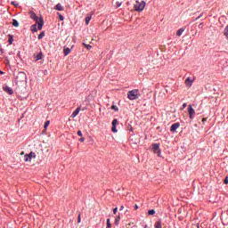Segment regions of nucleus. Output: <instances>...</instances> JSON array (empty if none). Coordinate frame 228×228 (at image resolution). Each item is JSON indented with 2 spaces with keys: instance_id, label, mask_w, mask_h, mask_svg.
<instances>
[{
  "instance_id": "c85d7f7f",
  "label": "nucleus",
  "mask_w": 228,
  "mask_h": 228,
  "mask_svg": "<svg viewBox=\"0 0 228 228\" xmlns=\"http://www.w3.org/2000/svg\"><path fill=\"white\" fill-rule=\"evenodd\" d=\"M107 228H111V223L110 219H107Z\"/></svg>"
},
{
  "instance_id": "58836bf2",
  "label": "nucleus",
  "mask_w": 228,
  "mask_h": 228,
  "mask_svg": "<svg viewBox=\"0 0 228 228\" xmlns=\"http://www.w3.org/2000/svg\"><path fill=\"white\" fill-rule=\"evenodd\" d=\"M124 210V206H121L119 208V211H123Z\"/></svg>"
},
{
  "instance_id": "f8f14e48",
  "label": "nucleus",
  "mask_w": 228,
  "mask_h": 228,
  "mask_svg": "<svg viewBox=\"0 0 228 228\" xmlns=\"http://www.w3.org/2000/svg\"><path fill=\"white\" fill-rule=\"evenodd\" d=\"M63 53H64V56H69V54H70V48L69 47L64 48Z\"/></svg>"
},
{
  "instance_id": "a211bd4d",
  "label": "nucleus",
  "mask_w": 228,
  "mask_h": 228,
  "mask_svg": "<svg viewBox=\"0 0 228 228\" xmlns=\"http://www.w3.org/2000/svg\"><path fill=\"white\" fill-rule=\"evenodd\" d=\"M42 58H44V55L42 54V53H38V54L36 56L37 61H38V60H42Z\"/></svg>"
},
{
  "instance_id": "9b49d317",
  "label": "nucleus",
  "mask_w": 228,
  "mask_h": 228,
  "mask_svg": "<svg viewBox=\"0 0 228 228\" xmlns=\"http://www.w3.org/2000/svg\"><path fill=\"white\" fill-rule=\"evenodd\" d=\"M30 30L32 31V33H37V31H38V25L37 26V24H34L30 27Z\"/></svg>"
},
{
  "instance_id": "4be33fe9",
  "label": "nucleus",
  "mask_w": 228,
  "mask_h": 228,
  "mask_svg": "<svg viewBox=\"0 0 228 228\" xmlns=\"http://www.w3.org/2000/svg\"><path fill=\"white\" fill-rule=\"evenodd\" d=\"M156 214V210L155 209H151L148 211V215L152 216Z\"/></svg>"
},
{
  "instance_id": "7ed1b4c3",
  "label": "nucleus",
  "mask_w": 228,
  "mask_h": 228,
  "mask_svg": "<svg viewBox=\"0 0 228 228\" xmlns=\"http://www.w3.org/2000/svg\"><path fill=\"white\" fill-rule=\"evenodd\" d=\"M145 1H136L134 4V8L135 12H143L145 9Z\"/></svg>"
},
{
  "instance_id": "a878e982",
  "label": "nucleus",
  "mask_w": 228,
  "mask_h": 228,
  "mask_svg": "<svg viewBox=\"0 0 228 228\" xmlns=\"http://www.w3.org/2000/svg\"><path fill=\"white\" fill-rule=\"evenodd\" d=\"M118 222H120V216H118L115 219V224H116V225H118Z\"/></svg>"
},
{
  "instance_id": "dca6fc26",
  "label": "nucleus",
  "mask_w": 228,
  "mask_h": 228,
  "mask_svg": "<svg viewBox=\"0 0 228 228\" xmlns=\"http://www.w3.org/2000/svg\"><path fill=\"white\" fill-rule=\"evenodd\" d=\"M24 161H26V162H28V161L31 162V157H29L28 154L25 155V156H24Z\"/></svg>"
},
{
  "instance_id": "7c9ffc66",
  "label": "nucleus",
  "mask_w": 228,
  "mask_h": 228,
  "mask_svg": "<svg viewBox=\"0 0 228 228\" xmlns=\"http://www.w3.org/2000/svg\"><path fill=\"white\" fill-rule=\"evenodd\" d=\"M85 47H86V49H92V45H86V44H84Z\"/></svg>"
},
{
  "instance_id": "412c9836",
  "label": "nucleus",
  "mask_w": 228,
  "mask_h": 228,
  "mask_svg": "<svg viewBox=\"0 0 228 228\" xmlns=\"http://www.w3.org/2000/svg\"><path fill=\"white\" fill-rule=\"evenodd\" d=\"M224 37H226V38L228 39V25L225 27L224 28Z\"/></svg>"
},
{
  "instance_id": "a19ab883",
  "label": "nucleus",
  "mask_w": 228,
  "mask_h": 228,
  "mask_svg": "<svg viewBox=\"0 0 228 228\" xmlns=\"http://www.w3.org/2000/svg\"><path fill=\"white\" fill-rule=\"evenodd\" d=\"M200 17H202V14H200L198 18H196V20H199V19H200Z\"/></svg>"
},
{
  "instance_id": "e433bc0d",
  "label": "nucleus",
  "mask_w": 228,
  "mask_h": 228,
  "mask_svg": "<svg viewBox=\"0 0 228 228\" xmlns=\"http://www.w3.org/2000/svg\"><path fill=\"white\" fill-rule=\"evenodd\" d=\"M224 184H228V178L227 177L224 179Z\"/></svg>"
},
{
  "instance_id": "393cba45",
  "label": "nucleus",
  "mask_w": 228,
  "mask_h": 228,
  "mask_svg": "<svg viewBox=\"0 0 228 228\" xmlns=\"http://www.w3.org/2000/svg\"><path fill=\"white\" fill-rule=\"evenodd\" d=\"M49 124H51V121L47 120L45 123V129H47V127H49Z\"/></svg>"
},
{
  "instance_id": "423d86ee",
  "label": "nucleus",
  "mask_w": 228,
  "mask_h": 228,
  "mask_svg": "<svg viewBox=\"0 0 228 228\" xmlns=\"http://www.w3.org/2000/svg\"><path fill=\"white\" fill-rule=\"evenodd\" d=\"M3 90H4V92H6V94H9V95H13V89H12L8 86H4Z\"/></svg>"
},
{
  "instance_id": "f03ea898",
  "label": "nucleus",
  "mask_w": 228,
  "mask_h": 228,
  "mask_svg": "<svg viewBox=\"0 0 228 228\" xmlns=\"http://www.w3.org/2000/svg\"><path fill=\"white\" fill-rule=\"evenodd\" d=\"M138 97H140V93H139L138 89H134V90L129 91L127 93V98L130 101H136V99H138Z\"/></svg>"
},
{
  "instance_id": "f257e3e1",
  "label": "nucleus",
  "mask_w": 228,
  "mask_h": 228,
  "mask_svg": "<svg viewBox=\"0 0 228 228\" xmlns=\"http://www.w3.org/2000/svg\"><path fill=\"white\" fill-rule=\"evenodd\" d=\"M29 15H30V19H32L33 20H35L38 24L37 29L39 31L42 30V28H44V18H42V17L39 18L33 12H30Z\"/></svg>"
},
{
  "instance_id": "0eeeda50",
  "label": "nucleus",
  "mask_w": 228,
  "mask_h": 228,
  "mask_svg": "<svg viewBox=\"0 0 228 228\" xmlns=\"http://www.w3.org/2000/svg\"><path fill=\"white\" fill-rule=\"evenodd\" d=\"M193 85V80H191V77H187L185 79V86H187V88H191V86Z\"/></svg>"
},
{
  "instance_id": "37998d69",
  "label": "nucleus",
  "mask_w": 228,
  "mask_h": 228,
  "mask_svg": "<svg viewBox=\"0 0 228 228\" xmlns=\"http://www.w3.org/2000/svg\"><path fill=\"white\" fill-rule=\"evenodd\" d=\"M206 120H208L206 118H202V122H206Z\"/></svg>"
},
{
  "instance_id": "79ce46f5",
  "label": "nucleus",
  "mask_w": 228,
  "mask_h": 228,
  "mask_svg": "<svg viewBox=\"0 0 228 228\" xmlns=\"http://www.w3.org/2000/svg\"><path fill=\"white\" fill-rule=\"evenodd\" d=\"M4 51L2 48H0V54H3Z\"/></svg>"
},
{
  "instance_id": "c756f323",
  "label": "nucleus",
  "mask_w": 228,
  "mask_h": 228,
  "mask_svg": "<svg viewBox=\"0 0 228 228\" xmlns=\"http://www.w3.org/2000/svg\"><path fill=\"white\" fill-rule=\"evenodd\" d=\"M111 131L112 133H117V126H112Z\"/></svg>"
},
{
  "instance_id": "c9c22d12",
  "label": "nucleus",
  "mask_w": 228,
  "mask_h": 228,
  "mask_svg": "<svg viewBox=\"0 0 228 228\" xmlns=\"http://www.w3.org/2000/svg\"><path fill=\"white\" fill-rule=\"evenodd\" d=\"M11 4H13L14 6H19V4H15V2H12Z\"/></svg>"
},
{
  "instance_id": "2eb2a0df",
  "label": "nucleus",
  "mask_w": 228,
  "mask_h": 228,
  "mask_svg": "<svg viewBox=\"0 0 228 228\" xmlns=\"http://www.w3.org/2000/svg\"><path fill=\"white\" fill-rule=\"evenodd\" d=\"M44 37H45V32L42 31V32L38 35L37 38H38V40H42V38H44Z\"/></svg>"
},
{
  "instance_id": "72a5a7b5",
  "label": "nucleus",
  "mask_w": 228,
  "mask_h": 228,
  "mask_svg": "<svg viewBox=\"0 0 228 228\" xmlns=\"http://www.w3.org/2000/svg\"><path fill=\"white\" fill-rule=\"evenodd\" d=\"M77 222H78V224H80V223H81V215H78Z\"/></svg>"
},
{
  "instance_id": "ddd939ff",
  "label": "nucleus",
  "mask_w": 228,
  "mask_h": 228,
  "mask_svg": "<svg viewBox=\"0 0 228 228\" xmlns=\"http://www.w3.org/2000/svg\"><path fill=\"white\" fill-rule=\"evenodd\" d=\"M183 33H184V28L178 29L176 32V37H181V35H183Z\"/></svg>"
},
{
  "instance_id": "4468645a",
  "label": "nucleus",
  "mask_w": 228,
  "mask_h": 228,
  "mask_svg": "<svg viewBox=\"0 0 228 228\" xmlns=\"http://www.w3.org/2000/svg\"><path fill=\"white\" fill-rule=\"evenodd\" d=\"M90 20H92V16L86 17V24L88 26L90 24Z\"/></svg>"
},
{
  "instance_id": "c03bdc74",
  "label": "nucleus",
  "mask_w": 228,
  "mask_h": 228,
  "mask_svg": "<svg viewBox=\"0 0 228 228\" xmlns=\"http://www.w3.org/2000/svg\"><path fill=\"white\" fill-rule=\"evenodd\" d=\"M134 209H138V205H134Z\"/></svg>"
},
{
  "instance_id": "a18cd8bd",
  "label": "nucleus",
  "mask_w": 228,
  "mask_h": 228,
  "mask_svg": "<svg viewBox=\"0 0 228 228\" xmlns=\"http://www.w3.org/2000/svg\"><path fill=\"white\" fill-rule=\"evenodd\" d=\"M3 74H4V72H3L2 70H0V75H3Z\"/></svg>"
},
{
  "instance_id": "6ab92c4d",
  "label": "nucleus",
  "mask_w": 228,
  "mask_h": 228,
  "mask_svg": "<svg viewBox=\"0 0 228 228\" xmlns=\"http://www.w3.org/2000/svg\"><path fill=\"white\" fill-rule=\"evenodd\" d=\"M163 226H161V221H157L155 223V228H162Z\"/></svg>"
},
{
  "instance_id": "1a4fd4ad",
  "label": "nucleus",
  "mask_w": 228,
  "mask_h": 228,
  "mask_svg": "<svg viewBox=\"0 0 228 228\" xmlns=\"http://www.w3.org/2000/svg\"><path fill=\"white\" fill-rule=\"evenodd\" d=\"M81 111V108L78 107L77 108L74 112L71 114V118H76V117H77V115H79V112Z\"/></svg>"
},
{
  "instance_id": "49530a36",
  "label": "nucleus",
  "mask_w": 228,
  "mask_h": 228,
  "mask_svg": "<svg viewBox=\"0 0 228 228\" xmlns=\"http://www.w3.org/2000/svg\"><path fill=\"white\" fill-rule=\"evenodd\" d=\"M127 225H131V224H128Z\"/></svg>"
},
{
  "instance_id": "39448f33",
  "label": "nucleus",
  "mask_w": 228,
  "mask_h": 228,
  "mask_svg": "<svg viewBox=\"0 0 228 228\" xmlns=\"http://www.w3.org/2000/svg\"><path fill=\"white\" fill-rule=\"evenodd\" d=\"M188 113H189V118L193 120V117H195V110H193V107L191 105L188 106Z\"/></svg>"
},
{
  "instance_id": "b1692460",
  "label": "nucleus",
  "mask_w": 228,
  "mask_h": 228,
  "mask_svg": "<svg viewBox=\"0 0 228 228\" xmlns=\"http://www.w3.org/2000/svg\"><path fill=\"white\" fill-rule=\"evenodd\" d=\"M111 110H113L114 111H118V107L117 105H112Z\"/></svg>"
},
{
  "instance_id": "6e6552de",
  "label": "nucleus",
  "mask_w": 228,
  "mask_h": 228,
  "mask_svg": "<svg viewBox=\"0 0 228 228\" xmlns=\"http://www.w3.org/2000/svg\"><path fill=\"white\" fill-rule=\"evenodd\" d=\"M181 126V124L179 123H175L171 126L170 131L172 133H175L177 131V129H179V126Z\"/></svg>"
},
{
  "instance_id": "9d476101",
  "label": "nucleus",
  "mask_w": 228,
  "mask_h": 228,
  "mask_svg": "<svg viewBox=\"0 0 228 228\" xmlns=\"http://www.w3.org/2000/svg\"><path fill=\"white\" fill-rule=\"evenodd\" d=\"M54 10H57L58 12H63L64 8L63 5H61V4H57L54 7Z\"/></svg>"
},
{
  "instance_id": "cd10ccee",
  "label": "nucleus",
  "mask_w": 228,
  "mask_h": 228,
  "mask_svg": "<svg viewBox=\"0 0 228 228\" xmlns=\"http://www.w3.org/2000/svg\"><path fill=\"white\" fill-rule=\"evenodd\" d=\"M57 15L59 16L60 20H64L63 15L60 14V12H57Z\"/></svg>"
},
{
  "instance_id": "473e14b6",
  "label": "nucleus",
  "mask_w": 228,
  "mask_h": 228,
  "mask_svg": "<svg viewBox=\"0 0 228 228\" xmlns=\"http://www.w3.org/2000/svg\"><path fill=\"white\" fill-rule=\"evenodd\" d=\"M9 44H13V37L9 38Z\"/></svg>"
},
{
  "instance_id": "f704fd0d",
  "label": "nucleus",
  "mask_w": 228,
  "mask_h": 228,
  "mask_svg": "<svg viewBox=\"0 0 228 228\" xmlns=\"http://www.w3.org/2000/svg\"><path fill=\"white\" fill-rule=\"evenodd\" d=\"M77 134H78L79 136H83V133H81V131L79 130Z\"/></svg>"
},
{
  "instance_id": "bb28decb",
  "label": "nucleus",
  "mask_w": 228,
  "mask_h": 228,
  "mask_svg": "<svg viewBox=\"0 0 228 228\" xmlns=\"http://www.w3.org/2000/svg\"><path fill=\"white\" fill-rule=\"evenodd\" d=\"M122 6V2L116 3V8H120Z\"/></svg>"
},
{
  "instance_id": "aec40b11",
  "label": "nucleus",
  "mask_w": 228,
  "mask_h": 228,
  "mask_svg": "<svg viewBox=\"0 0 228 228\" xmlns=\"http://www.w3.org/2000/svg\"><path fill=\"white\" fill-rule=\"evenodd\" d=\"M30 158V159H36L37 158V154H35V152H30L29 154H28Z\"/></svg>"
},
{
  "instance_id": "20e7f679",
  "label": "nucleus",
  "mask_w": 228,
  "mask_h": 228,
  "mask_svg": "<svg viewBox=\"0 0 228 228\" xmlns=\"http://www.w3.org/2000/svg\"><path fill=\"white\" fill-rule=\"evenodd\" d=\"M152 151H153L154 154H157L159 157L161 156V150L159 149V144L153 143Z\"/></svg>"
},
{
  "instance_id": "f3484780",
  "label": "nucleus",
  "mask_w": 228,
  "mask_h": 228,
  "mask_svg": "<svg viewBox=\"0 0 228 228\" xmlns=\"http://www.w3.org/2000/svg\"><path fill=\"white\" fill-rule=\"evenodd\" d=\"M12 26H14V28H19V21L17 20H12Z\"/></svg>"
},
{
  "instance_id": "5701e85b",
  "label": "nucleus",
  "mask_w": 228,
  "mask_h": 228,
  "mask_svg": "<svg viewBox=\"0 0 228 228\" xmlns=\"http://www.w3.org/2000/svg\"><path fill=\"white\" fill-rule=\"evenodd\" d=\"M118 120L113 119V121H112V126L117 127V125H118Z\"/></svg>"
},
{
  "instance_id": "2f4dec72",
  "label": "nucleus",
  "mask_w": 228,
  "mask_h": 228,
  "mask_svg": "<svg viewBox=\"0 0 228 228\" xmlns=\"http://www.w3.org/2000/svg\"><path fill=\"white\" fill-rule=\"evenodd\" d=\"M118 211V208H115L114 209H113V213H114V215H117V212Z\"/></svg>"
},
{
  "instance_id": "4c0bfd02",
  "label": "nucleus",
  "mask_w": 228,
  "mask_h": 228,
  "mask_svg": "<svg viewBox=\"0 0 228 228\" xmlns=\"http://www.w3.org/2000/svg\"><path fill=\"white\" fill-rule=\"evenodd\" d=\"M78 141L83 142H85V138L82 137V138L78 139Z\"/></svg>"
},
{
  "instance_id": "ea45409f",
  "label": "nucleus",
  "mask_w": 228,
  "mask_h": 228,
  "mask_svg": "<svg viewBox=\"0 0 228 228\" xmlns=\"http://www.w3.org/2000/svg\"><path fill=\"white\" fill-rule=\"evenodd\" d=\"M186 106H188L187 103H183V108H186Z\"/></svg>"
}]
</instances>
